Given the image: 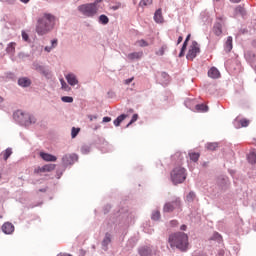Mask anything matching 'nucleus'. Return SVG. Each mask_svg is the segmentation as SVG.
<instances>
[{"mask_svg":"<svg viewBox=\"0 0 256 256\" xmlns=\"http://www.w3.org/2000/svg\"><path fill=\"white\" fill-rule=\"evenodd\" d=\"M168 243L172 249H178L181 253H187L189 251V236L185 232L170 234Z\"/></svg>","mask_w":256,"mask_h":256,"instance_id":"1","label":"nucleus"},{"mask_svg":"<svg viewBox=\"0 0 256 256\" xmlns=\"http://www.w3.org/2000/svg\"><path fill=\"white\" fill-rule=\"evenodd\" d=\"M53 27H55V16L45 13L37 19L35 31L37 35L42 37L43 35H47V33H51Z\"/></svg>","mask_w":256,"mask_h":256,"instance_id":"2","label":"nucleus"},{"mask_svg":"<svg viewBox=\"0 0 256 256\" xmlns=\"http://www.w3.org/2000/svg\"><path fill=\"white\" fill-rule=\"evenodd\" d=\"M185 179H187V170L185 168L178 166L172 170L171 181L174 185L184 183Z\"/></svg>","mask_w":256,"mask_h":256,"instance_id":"3","label":"nucleus"},{"mask_svg":"<svg viewBox=\"0 0 256 256\" xmlns=\"http://www.w3.org/2000/svg\"><path fill=\"white\" fill-rule=\"evenodd\" d=\"M78 11L85 17H95L99 11V6H96L93 3H87L78 6Z\"/></svg>","mask_w":256,"mask_h":256,"instance_id":"4","label":"nucleus"},{"mask_svg":"<svg viewBox=\"0 0 256 256\" xmlns=\"http://www.w3.org/2000/svg\"><path fill=\"white\" fill-rule=\"evenodd\" d=\"M175 210H181V198L174 196L172 201L166 202L163 206L164 213H173Z\"/></svg>","mask_w":256,"mask_h":256,"instance_id":"5","label":"nucleus"},{"mask_svg":"<svg viewBox=\"0 0 256 256\" xmlns=\"http://www.w3.org/2000/svg\"><path fill=\"white\" fill-rule=\"evenodd\" d=\"M200 53L201 47L199 46V43H197V41H193L188 48L186 59H188V61H193V59H195V57H197V55Z\"/></svg>","mask_w":256,"mask_h":256,"instance_id":"6","label":"nucleus"},{"mask_svg":"<svg viewBox=\"0 0 256 256\" xmlns=\"http://www.w3.org/2000/svg\"><path fill=\"white\" fill-rule=\"evenodd\" d=\"M16 115H20V121H21V123H24V125H29V124L35 123L37 121V119H35V116L25 114L21 111L16 112Z\"/></svg>","mask_w":256,"mask_h":256,"instance_id":"7","label":"nucleus"},{"mask_svg":"<svg viewBox=\"0 0 256 256\" xmlns=\"http://www.w3.org/2000/svg\"><path fill=\"white\" fill-rule=\"evenodd\" d=\"M213 33L217 37H221V35L223 33V18L222 17L217 18V22L214 24V27H213Z\"/></svg>","mask_w":256,"mask_h":256,"instance_id":"8","label":"nucleus"},{"mask_svg":"<svg viewBox=\"0 0 256 256\" xmlns=\"http://www.w3.org/2000/svg\"><path fill=\"white\" fill-rule=\"evenodd\" d=\"M79 157L76 154H66L62 158L63 165H73Z\"/></svg>","mask_w":256,"mask_h":256,"instance_id":"9","label":"nucleus"},{"mask_svg":"<svg viewBox=\"0 0 256 256\" xmlns=\"http://www.w3.org/2000/svg\"><path fill=\"white\" fill-rule=\"evenodd\" d=\"M55 167H57L55 164H46L42 167L36 168L34 173H51V171H55Z\"/></svg>","mask_w":256,"mask_h":256,"instance_id":"10","label":"nucleus"},{"mask_svg":"<svg viewBox=\"0 0 256 256\" xmlns=\"http://www.w3.org/2000/svg\"><path fill=\"white\" fill-rule=\"evenodd\" d=\"M2 231L6 235H11V233H13V231H15V226L12 223H10V222H5L2 225Z\"/></svg>","mask_w":256,"mask_h":256,"instance_id":"11","label":"nucleus"},{"mask_svg":"<svg viewBox=\"0 0 256 256\" xmlns=\"http://www.w3.org/2000/svg\"><path fill=\"white\" fill-rule=\"evenodd\" d=\"M40 157L41 159H43V161H46V162L55 163V161H57L56 156H53L52 154L45 153V152H40Z\"/></svg>","mask_w":256,"mask_h":256,"instance_id":"12","label":"nucleus"},{"mask_svg":"<svg viewBox=\"0 0 256 256\" xmlns=\"http://www.w3.org/2000/svg\"><path fill=\"white\" fill-rule=\"evenodd\" d=\"M208 77H211V79H219L221 77V73L217 68L212 67L208 71Z\"/></svg>","mask_w":256,"mask_h":256,"instance_id":"13","label":"nucleus"},{"mask_svg":"<svg viewBox=\"0 0 256 256\" xmlns=\"http://www.w3.org/2000/svg\"><path fill=\"white\" fill-rule=\"evenodd\" d=\"M143 57V52H132L130 54L127 55V59H129V61H136L139 60Z\"/></svg>","mask_w":256,"mask_h":256,"instance_id":"14","label":"nucleus"},{"mask_svg":"<svg viewBox=\"0 0 256 256\" xmlns=\"http://www.w3.org/2000/svg\"><path fill=\"white\" fill-rule=\"evenodd\" d=\"M152 253H153V250L149 246H144L139 249L140 256H151Z\"/></svg>","mask_w":256,"mask_h":256,"instance_id":"15","label":"nucleus"},{"mask_svg":"<svg viewBox=\"0 0 256 256\" xmlns=\"http://www.w3.org/2000/svg\"><path fill=\"white\" fill-rule=\"evenodd\" d=\"M190 39H191V34H188L184 43H183L181 51L179 53V57H184L185 56V51H187V45H188Z\"/></svg>","mask_w":256,"mask_h":256,"instance_id":"16","label":"nucleus"},{"mask_svg":"<svg viewBox=\"0 0 256 256\" xmlns=\"http://www.w3.org/2000/svg\"><path fill=\"white\" fill-rule=\"evenodd\" d=\"M154 21L155 23H163V12L161 8L156 10V12L154 13Z\"/></svg>","mask_w":256,"mask_h":256,"instance_id":"17","label":"nucleus"},{"mask_svg":"<svg viewBox=\"0 0 256 256\" xmlns=\"http://www.w3.org/2000/svg\"><path fill=\"white\" fill-rule=\"evenodd\" d=\"M66 81H68L69 85H72V86H75L77 85V83H79L75 74L66 75Z\"/></svg>","mask_w":256,"mask_h":256,"instance_id":"18","label":"nucleus"},{"mask_svg":"<svg viewBox=\"0 0 256 256\" xmlns=\"http://www.w3.org/2000/svg\"><path fill=\"white\" fill-rule=\"evenodd\" d=\"M17 47V43L10 42L6 47V53L9 55H15V48Z\"/></svg>","mask_w":256,"mask_h":256,"instance_id":"19","label":"nucleus"},{"mask_svg":"<svg viewBox=\"0 0 256 256\" xmlns=\"http://www.w3.org/2000/svg\"><path fill=\"white\" fill-rule=\"evenodd\" d=\"M18 85H20V87H29L31 85V80L27 77L19 78Z\"/></svg>","mask_w":256,"mask_h":256,"instance_id":"20","label":"nucleus"},{"mask_svg":"<svg viewBox=\"0 0 256 256\" xmlns=\"http://www.w3.org/2000/svg\"><path fill=\"white\" fill-rule=\"evenodd\" d=\"M232 49H233V37L228 36L225 43V51H227V53H230Z\"/></svg>","mask_w":256,"mask_h":256,"instance_id":"21","label":"nucleus"},{"mask_svg":"<svg viewBox=\"0 0 256 256\" xmlns=\"http://www.w3.org/2000/svg\"><path fill=\"white\" fill-rule=\"evenodd\" d=\"M196 111L199 113H207L209 111V107L205 104H197Z\"/></svg>","mask_w":256,"mask_h":256,"instance_id":"22","label":"nucleus"},{"mask_svg":"<svg viewBox=\"0 0 256 256\" xmlns=\"http://www.w3.org/2000/svg\"><path fill=\"white\" fill-rule=\"evenodd\" d=\"M125 119H127V115L125 114H121L120 116H118L117 119L114 120L115 127H119V125H121V123H123Z\"/></svg>","mask_w":256,"mask_h":256,"instance_id":"23","label":"nucleus"},{"mask_svg":"<svg viewBox=\"0 0 256 256\" xmlns=\"http://www.w3.org/2000/svg\"><path fill=\"white\" fill-rule=\"evenodd\" d=\"M34 69L36 71H38L39 73H41L42 75H49V72L47 70H45V68L39 64H34Z\"/></svg>","mask_w":256,"mask_h":256,"instance_id":"24","label":"nucleus"},{"mask_svg":"<svg viewBox=\"0 0 256 256\" xmlns=\"http://www.w3.org/2000/svg\"><path fill=\"white\" fill-rule=\"evenodd\" d=\"M219 147V144L217 142H211L206 144V149L208 151H215Z\"/></svg>","mask_w":256,"mask_h":256,"instance_id":"25","label":"nucleus"},{"mask_svg":"<svg viewBox=\"0 0 256 256\" xmlns=\"http://www.w3.org/2000/svg\"><path fill=\"white\" fill-rule=\"evenodd\" d=\"M189 157H190L191 161H194V163H197L199 161V157H201V154H199L197 152H190Z\"/></svg>","mask_w":256,"mask_h":256,"instance_id":"26","label":"nucleus"},{"mask_svg":"<svg viewBox=\"0 0 256 256\" xmlns=\"http://www.w3.org/2000/svg\"><path fill=\"white\" fill-rule=\"evenodd\" d=\"M57 43H58L57 39L52 40V41H51V46H46V47L44 48L45 51H47V53H51V50H52V49H55V47H57Z\"/></svg>","mask_w":256,"mask_h":256,"instance_id":"27","label":"nucleus"},{"mask_svg":"<svg viewBox=\"0 0 256 256\" xmlns=\"http://www.w3.org/2000/svg\"><path fill=\"white\" fill-rule=\"evenodd\" d=\"M109 243H111V234L106 233V234H105V237H104V239H103V241H102V245H103L104 247H107V246L109 245Z\"/></svg>","mask_w":256,"mask_h":256,"instance_id":"28","label":"nucleus"},{"mask_svg":"<svg viewBox=\"0 0 256 256\" xmlns=\"http://www.w3.org/2000/svg\"><path fill=\"white\" fill-rule=\"evenodd\" d=\"M99 23H102V25H107V23H109V17H107L105 14L100 15Z\"/></svg>","mask_w":256,"mask_h":256,"instance_id":"29","label":"nucleus"},{"mask_svg":"<svg viewBox=\"0 0 256 256\" xmlns=\"http://www.w3.org/2000/svg\"><path fill=\"white\" fill-rule=\"evenodd\" d=\"M136 45H138V47H149V42L145 39H141L136 41Z\"/></svg>","mask_w":256,"mask_h":256,"instance_id":"30","label":"nucleus"},{"mask_svg":"<svg viewBox=\"0 0 256 256\" xmlns=\"http://www.w3.org/2000/svg\"><path fill=\"white\" fill-rule=\"evenodd\" d=\"M153 221H159V219H161V212H159V210H155L152 213V217Z\"/></svg>","mask_w":256,"mask_h":256,"instance_id":"31","label":"nucleus"},{"mask_svg":"<svg viewBox=\"0 0 256 256\" xmlns=\"http://www.w3.org/2000/svg\"><path fill=\"white\" fill-rule=\"evenodd\" d=\"M152 4H153V0H141L139 2L140 7H147L148 5H152Z\"/></svg>","mask_w":256,"mask_h":256,"instance_id":"32","label":"nucleus"},{"mask_svg":"<svg viewBox=\"0 0 256 256\" xmlns=\"http://www.w3.org/2000/svg\"><path fill=\"white\" fill-rule=\"evenodd\" d=\"M246 59H247L248 61H250V63H253V61H255V53H253V52H248V53L246 54Z\"/></svg>","mask_w":256,"mask_h":256,"instance_id":"33","label":"nucleus"},{"mask_svg":"<svg viewBox=\"0 0 256 256\" xmlns=\"http://www.w3.org/2000/svg\"><path fill=\"white\" fill-rule=\"evenodd\" d=\"M12 154L13 151L11 150V148L6 149L4 152V160L7 161V159H9V157H11Z\"/></svg>","mask_w":256,"mask_h":256,"instance_id":"34","label":"nucleus"},{"mask_svg":"<svg viewBox=\"0 0 256 256\" xmlns=\"http://www.w3.org/2000/svg\"><path fill=\"white\" fill-rule=\"evenodd\" d=\"M165 51H167V45H163V46L156 52V55L163 56V55H165Z\"/></svg>","mask_w":256,"mask_h":256,"instance_id":"35","label":"nucleus"},{"mask_svg":"<svg viewBox=\"0 0 256 256\" xmlns=\"http://www.w3.org/2000/svg\"><path fill=\"white\" fill-rule=\"evenodd\" d=\"M61 85H62V89L64 91H71V88L69 87V85H67V82H65V80L60 79Z\"/></svg>","mask_w":256,"mask_h":256,"instance_id":"36","label":"nucleus"},{"mask_svg":"<svg viewBox=\"0 0 256 256\" xmlns=\"http://www.w3.org/2000/svg\"><path fill=\"white\" fill-rule=\"evenodd\" d=\"M79 131H81V129L75 128V127L72 128V131H71L72 139H75V137H77V135H79Z\"/></svg>","mask_w":256,"mask_h":256,"instance_id":"37","label":"nucleus"},{"mask_svg":"<svg viewBox=\"0 0 256 256\" xmlns=\"http://www.w3.org/2000/svg\"><path fill=\"white\" fill-rule=\"evenodd\" d=\"M186 199L189 203H191L192 201H195V192H190L187 196Z\"/></svg>","mask_w":256,"mask_h":256,"instance_id":"38","label":"nucleus"},{"mask_svg":"<svg viewBox=\"0 0 256 256\" xmlns=\"http://www.w3.org/2000/svg\"><path fill=\"white\" fill-rule=\"evenodd\" d=\"M61 100L63 101V103H73V97L71 96H64L61 98Z\"/></svg>","mask_w":256,"mask_h":256,"instance_id":"39","label":"nucleus"},{"mask_svg":"<svg viewBox=\"0 0 256 256\" xmlns=\"http://www.w3.org/2000/svg\"><path fill=\"white\" fill-rule=\"evenodd\" d=\"M239 123H240V125H241V127H249V120H247V119H241L240 121H239Z\"/></svg>","mask_w":256,"mask_h":256,"instance_id":"40","label":"nucleus"},{"mask_svg":"<svg viewBox=\"0 0 256 256\" xmlns=\"http://www.w3.org/2000/svg\"><path fill=\"white\" fill-rule=\"evenodd\" d=\"M235 11H236V13L243 15L245 13V8H243V6H238L235 8Z\"/></svg>","mask_w":256,"mask_h":256,"instance_id":"41","label":"nucleus"},{"mask_svg":"<svg viewBox=\"0 0 256 256\" xmlns=\"http://www.w3.org/2000/svg\"><path fill=\"white\" fill-rule=\"evenodd\" d=\"M249 160L251 161V163H256V154H255V152H251L249 154Z\"/></svg>","mask_w":256,"mask_h":256,"instance_id":"42","label":"nucleus"},{"mask_svg":"<svg viewBox=\"0 0 256 256\" xmlns=\"http://www.w3.org/2000/svg\"><path fill=\"white\" fill-rule=\"evenodd\" d=\"M113 11H117V9H121V2L116 3L114 6H111Z\"/></svg>","mask_w":256,"mask_h":256,"instance_id":"43","label":"nucleus"},{"mask_svg":"<svg viewBox=\"0 0 256 256\" xmlns=\"http://www.w3.org/2000/svg\"><path fill=\"white\" fill-rule=\"evenodd\" d=\"M137 119H139V115L134 114V115L132 116V119H131V121L129 122L128 125H132V123H135V121H137Z\"/></svg>","mask_w":256,"mask_h":256,"instance_id":"44","label":"nucleus"},{"mask_svg":"<svg viewBox=\"0 0 256 256\" xmlns=\"http://www.w3.org/2000/svg\"><path fill=\"white\" fill-rule=\"evenodd\" d=\"M22 39L24 41H29V34H27L25 31H22Z\"/></svg>","mask_w":256,"mask_h":256,"instance_id":"45","label":"nucleus"},{"mask_svg":"<svg viewBox=\"0 0 256 256\" xmlns=\"http://www.w3.org/2000/svg\"><path fill=\"white\" fill-rule=\"evenodd\" d=\"M134 79H135L134 77L129 78V79H126V80L124 81L125 85H129Z\"/></svg>","mask_w":256,"mask_h":256,"instance_id":"46","label":"nucleus"},{"mask_svg":"<svg viewBox=\"0 0 256 256\" xmlns=\"http://www.w3.org/2000/svg\"><path fill=\"white\" fill-rule=\"evenodd\" d=\"M81 151H82V153H83L84 155H87V153H89V148L83 147V148L81 149Z\"/></svg>","mask_w":256,"mask_h":256,"instance_id":"47","label":"nucleus"},{"mask_svg":"<svg viewBox=\"0 0 256 256\" xmlns=\"http://www.w3.org/2000/svg\"><path fill=\"white\" fill-rule=\"evenodd\" d=\"M110 121H111V117H104L103 118V123H110Z\"/></svg>","mask_w":256,"mask_h":256,"instance_id":"48","label":"nucleus"},{"mask_svg":"<svg viewBox=\"0 0 256 256\" xmlns=\"http://www.w3.org/2000/svg\"><path fill=\"white\" fill-rule=\"evenodd\" d=\"M103 0H95L92 4L96 5V7H99V3H101Z\"/></svg>","mask_w":256,"mask_h":256,"instance_id":"49","label":"nucleus"},{"mask_svg":"<svg viewBox=\"0 0 256 256\" xmlns=\"http://www.w3.org/2000/svg\"><path fill=\"white\" fill-rule=\"evenodd\" d=\"M183 42V36H180L177 40V45Z\"/></svg>","mask_w":256,"mask_h":256,"instance_id":"50","label":"nucleus"},{"mask_svg":"<svg viewBox=\"0 0 256 256\" xmlns=\"http://www.w3.org/2000/svg\"><path fill=\"white\" fill-rule=\"evenodd\" d=\"M88 119H89L90 121H93V119H97V116L88 115Z\"/></svg>","mask_w":256,"mask_h":256,"instance_id":"51","label":"nucleus"},{"mask_svg":"<svg viewBox=\"0 0 256 256\" xmlns=\"http://www.w3.org/2000/svg\"><path fill=\"white\" fill-rule=\"evenodd\" d=\"M180 229H181V231H187V225H182V226L180 227Z\"/></svg>","mask_w":256,"mask_h":256,"instance_id":"52","label":"nucleus"},{"mask_svg":"<svg viewBox=\"0 0 256 256\" xmlns=\"http://www.w3.org/2000/svg\"><path fill=\"white\" fill-rule=\"evenodd\" d=\"M7 3H9L10 5H13V3H15V0H6Z\"/></svg>","mask_w":256,"mask_h":256,"instance_id":"53","label":"nucleus"},{"mask_svg":"<svg viewBox=\"0 0 256 256\" xmlns=\"http://www.w3.org/2000/svg\"><path fill=\"white\" fill-rule=\"evenodd\" d=\"M232 3H239L241 0H230Z\"/></svg>","mask_w":256,"mask_h":256,"instance_id":"54","label":"nucleus"},{"mask_svg":"<svg viewBox=\"0 0 256 256\" xmlns=\"http://www.w3.org/2000/svg\"><path fill=\"white\" fill-rule=\"evenodd\" d=\"M171 224H172V225H177V220L171 221Z\"/></svg>","mask_w":256,"mask_h":256,"instance_id":"55","label":"nucleus"},{"mask_svg":"<svg viewBox=\"0 0 256 256\" xmlns=\"http://www.w3.org/2000/svg\"><path fill=\"white\" fill-rule=\"evenodd\" d=\"M21 3H29L30 0H20Z\"/></svg>","mask_w":256,"mask_h":256,"instance_id":"56","label":"nucleus"},{"mask_svg":"<svg viewBox=\"0 0 256 256\" xmlns=\"http://www.w3.org/2000/svg\"><path fill=\"white\" fill-rule=\"evenodd\" d=\"M0 179H1V174H0Z\"/></svg>","mask_w":256,"mask_h":256,"instance_id":"57","label":"nucleus"}]
</instances>
